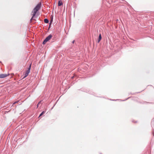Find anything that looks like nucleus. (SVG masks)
<instances>
[{
	"mask_svg": "<svg viewBox=\"0 0 154 154\" xmlns=\"http://www.w3.org/2000/svg\"><path fill=\"white\" fill-rule=\"evenodd\" d=\"M140 92H137V93H140Z\"/></svg>",
	"mask_w": 154,
	"mask_h": 154,
	"instance_id": "29",
	"label": "nucleus"
},
{
	"mask_svg": "<svg viewBox=\"0 0 154 154\" xmlns=\"http://www.w3.org/2000/svg\"><path fill=\"white\" fill-rule=\"evenodd\" d=\"M9 74H0V78H4L7 77Z\"/></svg>",
	"mask_w": 154,
	"mask_h": 154,
	"instance_id": "3",
	"label": "nucleus"
},
{
	"mask_svg": "<svg viewBox=\"0 0 154 154\" xmlns=\"http://www.w3.org/2000/svg\"><path fill=\"white\" fill-rule=\"evenodd\" d=\"M48 41L45 38L42 42V44L43 45H45Z\"/></svg>",
	"mask_w": 154,
	"mask_h": 154,
	"instance_id": "11",
	"label": "nucleus"
},
{
	"mask_svg": "<svg viewBox=\"0 0 154 154\" xmlns=\"http://www.w3.org/2000/svg\"><path fill=\"white\" fill-rule=\"evenodd\" d=\"M152 133L153 135V136L154 137V129L153 128H152Z\"/></svg>",
	"mask_w": 154,
	"mask_h": 154,
	"instance_id": "16",
	"label": "nucleus"
},
{
	"mask_svg": "<svg viewBox=\"0 0 154 154\" xmlns=\"http://www.w3.org/2000/svg\"><path fill=\"white\" fill-rule=\"evenodd\" d=\"M131 94L132 95H133V94H132L131 93Z\"/></svg>",
	"mask_w": 154,
	"mask_h": 154,
	"instance_id": "27",
	"label": "nucleus"
},
{
	"mask_svg": "<svg viewBox=\"0 0 154 154\" xmlns=\"http://www.w3.org/2000/svg\"><path fill=\"white\" fill-rule=\"evenodd\" d=\"M31 63L29 64V66L27 68V69L25 72V73L24 74V76L23 78H24L26 77L30 73V70L31 69Z\"/></svg>",
	"mask_w": 154,
	"mask_h": 154,
	"instance_id": "1",
	"label": "nucleus"
},
{
	"mask_svg": "<svg viewBox=\"0 0 154 154\" xmlns=\"http://www.w3.org/2000/svg\"><path fill=\"white\" fill-rule=\"evenodd\" d=\"M53 17H54V16L52 15H51V20H53Z\"/></svg>",
	"mask_w": 154,
	"mask_h": 154,
	"instance_id": "13",
	"label": "nucleus"
},
{
	"mask_svg": "<svg viewBox=\"0 0 154 154\" xmlns=\"http://www.w3.org/2000/svg\"><path fill=\"white\" fill-rule=\"evenodd\" d=\"M132 122H134V120H133V121H132Z\"/></svg>",
	"mask_w": 154,
	"mask_h": 154,
	"instance_id": "25",
	"label": "nucleus"
},
{
	"mask_svg": "<svg viewBox=\"0 0 154 154\" xmlns=\"http://www.w3.org/2000/svg\"><path fill=\"white\" fill-rule=\"evenodd\" d=\"M44 22L46 23H49V20L47 18H45L44 20Z\"/></svg>",
	"mask_w": 154,
	"mask_h": 154,
	"instance_id": "10",
	"label": "nucleus"
},
{
	"mask_svg": "<svg viewBox=\"0 0 154 154\" xmlns=\"http://www.w3.org/2000/svg\"><path fill=\"white\" fill-rule=\"evenodd\" d=\"M0 63H2V62L1 61H0Z\"/></svg>",
	"mask_w": 154,
	"mask_h": 154,
	"instance_id": "26",
	"label": "nucleus"
},
{
	"mask_svg": "<svg viewBox=\"0 0 154 154\" xmlns=\"http://www.w3.org/2000/svg\"><path fill=\"white\" fill-rule=\"evenodd\" d=\"M127 4H128V5H129V4H128V3L127 2Z\"/></svg>",
	"mask_w": 154,
	"mask_h": 154,
	"instance_id": "30",
	"label": "nucleus"
},
{
	"mask_svg": "<svg viewBox=\"0 0 154 154\" xmlns=\"http://www.w3.org/2000/svg\"><path fill=\"white\" fill-rule=\"evenodd\" d=\"M131 97H128V98H127L126 99H125V100H122V101H125L126 100H127L128 99L130 98Z\"/></svg>",
	"mask_w": 154,
	"mask_h": 154,
	"instance_id": "14",
	"label": "nucleus"
},
{
	"mask_svg": "<svg viewBox=\"0 0 154 154\" xmlns=\"http://www.w3.org/2000/svg\"><path fill=\"white\" fill-rule=\"evenodd\" d=\"M71 84H72V85H73V84H74V83H73V82H72V83H71Z\"/></svg>",
	"mask_w": 154,
	"mask_h": 154,
	"instance_id": "23",
	"label": "nucleus"
},
{
	"mask_svg": "<svg viewBox=\"0 0 154 154\" xmlns=\"http://www.w3.org/2000/svg\"><path fill=\"white\" fill-rule=\"evenodd\" d=\"M100 154H102V153H100Z\"/></svg>",
	"mask_w": 154,
	"mask_h": 154,
	"instance_id": "28",
	"label": "nucleus"
},
{
	"mask_svg": "<svg viewBox=\"0 0 154 154\" xmlns=\"http://www.w3.org/2000/svg\"><path fill=\"white\" fill-rule=\"evenodd\" d=\"M75 77V75H74V76H72V77H71V79H73Z\"/></svg>",
	"mask_w": 154,
	"mask_h": 154,
	"instance_id": "18",
	"label": "nucleus"
},
{
	"mask_svg": "<svg viewBox=\"0 0 154 154\" xmlns=\"http://www.w3.org/2000/svg\"><path fill=\"white\" fill-rule=\"evenodd\" d=\"M18 102V101H15L13 103V104H14Z\"/></svg>",
	"mask_w": 154,
	"mask_h": 154,
	"instance_id": "19",
	"label": "nucleus"
},
{
	"mask_svg": "<svg viewBox=\"0 0 154 154\" xmlns=\"http://www.w3.org/2000/svg\"><path fill=\"white\" fill-rule=\"evenodd\" d=\"M137 122V121H136V122H135V123H136V122Z\"/></svg>",
	"mask_w": 154,
	"mask_h": 154,
	"instance_id": "31",
	"label": "nucleus"
},
{
	"mask_svg": "<svg viewBox=\"0 0 154 154\" xmlns=\"http://www.w3.org/2000/svg\"><path fill=\"white\" fill-rule=\"evenodd\" d=\"M75 42V40H73V41L72 42V44H74V43Z\"/></svg>",
	"mask_w": 154,
	"mask_h": 154,
	"instance_id": "20",
	"label": "nucleus"
},
{
	"mask_svg": "<svg viewBox=\"0 0 154 154\" xmlns=\"http://www.w3.org/2000/svg\"><path fill=\"white\" fill-rule=\"evenodd\" d=\"M110 100H112V101H116V100H118L117 99L115 100V99H110Z\"/></svg>",
	"mask_w": 154,
	"mask_h": 154,
	"instance_id": "17",
	"label": "nucleus"
},
{
	"mask_svg": "<svg viewBox=\"0 0 154 154\" xmlns=\"http://www.w3.org/2000/svg\"><path fill=\"white\" fill-rule=\"evenodd\" d=\"M63 5V3L61 0H59L58 2V6H60Z\"/></svg>",
	"mask_w": 154,
	"mask_h": 154,
	"instance_id": "8",
	"label": "nucleus"
},
{
	"mask_svg": "<svg viewBox=\"0 0 154 154\" xmlns=\"http://www.w3.org/2000/svg\"><path fill=\"white\" fill-rule=\"evenodd\" d=\"M38 11V10L36 9L34 7L33 10H32V13H33V14H34V15H36V14Z\"/></svg>",
	"mask_w": 154,
	"mask_h": 154,
	"instance_id": "5",
	"label": "nucleus"
},
{
	"mask_svg": "<svg viewBox=\"0 0 154 154\" xmlns=\"http://www.w3.org/2000/svg\"><path fill=\"white\" fill-rule=\"evenodd\" d=\"M53 21V20H51L50 21V23H49V25H51V24Z\"/></svg>",
	"mask_w": 154,
	"mask_h": 154,
	"instance_id": "15",
	"label": "nucleus"
},
{
	"mask_svg": "<svg viewBox=\"0 0 154 154\" xmlns=\"http://www.w3.org/2000/svg\"><path fill=\"white\" fill-rule=\"evenodd\" d=\"M52 35L51 34H50L49 35H48V36H47L45 39H46V40H47V41L48 42L49 40L51 39L52 37Z\"/></svg>",
	"mask_w": 154,
	"mask_h": 154,
	"instance_id": "6",
	"label": "nucleus"
},
{
	"mask_svg": "<svg viewBox=\"0 0 154 154\" xmlns=\"http://www.w3.org/2000/svg\"><path fill=\"white\" fill-rule=\"evenodd\" d=\"M46 112V111H43L39 115L38 118L40 117V116H42Z\"/></svg>",
	"mask_w": 154,
	"mask_h": 154,
	"instance_id": "9",
	"label": "nucleus"
},
{
	"mask_svg": "<svg viewBox=\"0 0 154 154\" xmlns=\"http://www.w3.org/2000/svg\"><path fill=\"white\" fill-rule=\"evenodd\" d=\"M42 5V2H39L35 7L36 9L39 10L41 8Z\"/></svg>",
	"mask_w": 154,
	"mask_h": 154,
	"instance_id": "2",
	"label": "nucleus"
},
{
	"mask_svg": "<svg viewBox=\"0 0 154 154\" xmlns=\"http://www.w3.org/2000/svg\"><path fill=\"white\" fill-rule=\"evenodd\" d=\"M42 101V100H41L38 102L37 104V108L38 107L39 104L41 103V102Z\"/></svg>",
	"mask_w": 154,
	"mask_h": 154,
	"instance_id": "12",
	"label": "nucleus"
},
{
	"mask_svg": "<svg viewBox=\"0 0 154 154\" xmlns=\"http://www.w3.org/2000/svg\"><path fill=\"white\" fill-rule=\"evenodd\" d=\"M50 26H51V25H49V26L48 27V29H49V28H50Z\"/></svg>",
	"mask_w": 154,
	"mask_h": 154,
	"instance_id": "21",
	"label": "nucleus"
},
{
	"mask_svg": "<svg viewBox=\"0 0 154 154\" xmlns=\"http://www.w3.org/2000/svg\"><path fill=\"white\" fill-rule=\"evenodd\" d=\"M102 37L101 36V33H100L99 35V36L98 37L97 40V42L98 43H99L100 42V41L102 39Z\"/></svg>",
	"mask_w": 154,
	"mask_h": 154,
	"instance_id": "4",
	"label": "nucleus"
},
{
	"mask_svg": "<svg viewBox=\"0 0 154 154\" xmlns=\"http://www.w3.org/2000/svg\"><path fill=\"white\" fill-rule=\"evenodd\" d=\"M55 104L54 105V106H53L52 107V109H52L55 106Z\"/></svg>",
	"mask_w": 154,
	"mask_h": 154,
	"instance_id": "22",
	"label": "nucleus"
},
{
	"mask_svg": "<svg viewBox=\"0 0 154 154\" xmlns=\"http://www.w3.org/2000/svg\"><path fill=\"white\" fill-rule=\"evenodd\" d=\"M90 93L91 94H93V93Z\"/></svg>",
	"mask_w": 154,
	"mask_h": 154,
	"instance_id": "24",
	"label": "nucleus"
},
{
	"mask_svg": "<svg viewBox=\"0 0 154 154\" xmlns=\"http://www.w3.org/2000/svg\"><path fill=\"white\" fill-rule=\"evenodd\" d=\"M32 18L30 19V21H32V20H35V21H36V20L35 19H34V18L36 17V15H34V14H32ZM34 23H35V22Z\"/></svg>",
	"mask_w": 154,
	"mask_h": 154,
	"instance_id": "7",
	"label": "nucleus"
}]
</instances>
